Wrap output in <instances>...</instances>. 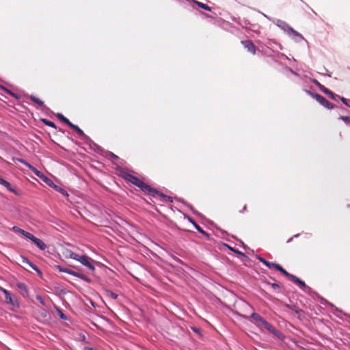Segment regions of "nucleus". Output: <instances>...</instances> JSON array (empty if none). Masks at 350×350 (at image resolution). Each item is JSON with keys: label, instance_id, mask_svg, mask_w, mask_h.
<instances>
[{"label": "nucleus", "instance_id": "obj_1", "mask_svg": "<svg viewBox=\"0 0 350 350\" xmlns=\"http://www.w3.org/2000/svg\"><path fill=\"white\" fill-rule=\"evenodd\" d=\"M1 291L5 295V301L7 304H10L14 308L20 307L18 298L16 295L11 294L8 290L5 288H1Z\"/></svg>", "mask_w": 350, "mask_h": 350}, {"label": "nucleus", "instance_id": "obj_2", "mask_svg": "<svg viewBox=\"0 0 350 350\" xmlns=\"http://www.w3.org/2000/svg\"><path fill=\"white\" fill-rule=\"evenodd\" d=\"M306 93L308 94H309L310 96H311L312 98H314V99H316V100L317 102H319L321 105H323L324 107L327 108V109H334V105L332 104L331 103H329L325 98H324L323 96L317 94V93H314V92H312L311 91H309V90H306Z\"/></svg>", "mask_w": 350, "mask_h": 350}, {"label": "nucleus", "instance_id": "obj_3", "mask_svg": "<svg viewBox=\"0 0 350 350\" xmlns=\"http://www.w3.org/2000/svg\"><path fill=\"white\" fill-rule=\"evenodd\" d=\"M13 161H18L21 163H23V165H25V166H27L31 172H33L34 173V174L36 176H37L38 177H39L40 178H42V177H44L46 179V176H45L42 172H41L40 171H39L38 170H37L36 167H34L33 165H31L30 163H29L28 162H27L25 159H21V158H13Z\"/></svg>", "mask_w": 350, "mask_h": 350}, {"label": "nucleus", "instance_id": "obj_4", "mask_svg": "<svg viewBox=\"0 0 350 350\" xmlns=\"http://www.w3.org/2000/svg\"><path fill=\"white\" fill-rule=\"evenodd\" d=\"M13 161H18L21 163H23V165H25V166H27L31 172H33L34 173V174L36 176H37L38 177H39L40 178H42V177H44L46 179V176H45L42 172H41L40 171H39L38 170H37L36 167H34L33 165H31L30 163H29L28 162H27L25 159H21V158H13Z\"/></svg>", "mask_w": 350, "mask_h": 350}, {"label": "nucleus", "instance_id": "obj_5", "mask_svg": "<svg viewBox=\"0 0 350 350\" xmlns=\"http://www.w3.org/2000/svg\"><path fill=\"white\" fill-rule=\"evenodd\" d=\"M314 83L319 87V88L326 95H327L329 98L334 100H337V98H340V96L333 93L328 88H325L324 85L321 84L317 80L314 79L313 81Z\"/></svg>", "mask_w": 350, "mask_h": 350}, {"label": "nucleus", "instance_id": "obj_6", "mask_svg": "<svg viewBox=\"0 0 350 350\" xmlns=\"http://www.w3.org/2000/svg\"><path fill=\"white\" fill-rule=\"evenodd\" d=\"M77 260L80 262L83 265L87 267L92 271H94L95 269L94 266L92 263V260L88 256H79L78 259Z\"/></svg>", "mask_w": 350, "mask_h": 350}, {"label": "nucleus", "instance_id": "obj_7", "mask_svg": "<svg viewBox=\"0 0 350 350\" xmlns=\"http://www.w3.org/2000/svg\"><path fill=\"white\" fill-rule=\"evenodd\" d=\"M250 317L255 321L256 325L258 327H263L265 328L266 325L269 323L261 316L256 312H253Z\"/></svg>", "mask_w": 350, "mask_h": 350}, {"label": "nucleus", "instance_id": "obj_8", "mask_svg": "<svg viewBox=\"0 0 350 350\" xmlns=\"http://www.w3.org/2000/svg\"><path fill=\"white\" fill-rule=\"evenodd\" d=\"M139 189L144 192L146 194L154 196L156 194H159V191L155 190L154 188L151 187L148 184L144 182L142 183V185L139 187Z\"/></svg>", "mask_w": 350, "mask_h": 350}, {"label": "nucleus", "instance_id": "obj_9", "mask_svg": "<svg viewBox=\"0 0 350 350\" xmlns=\"http://www.w3.org/2000/svg\"><path fill=\"white\" fill-rule=\"evenodd\" d=\"M241 43L243 45L244 48L247 50L248 52L255 54L257 50L256 46L254 45L253 42L250 40H242Z\"/></svg>", "mask_w": 350, "mask_h": 350}, {"label": "nucleus", "instance_id": "obj_10", "mask_svg": "<svg viewBox=\"0 0 350 350\" xmlns=\"http://www.w3.org/2000/svg\"><path fill=\"white\" fill-rule=\"evenodd\" d=\"M267 330H268L269 332L273 334L275 337H277L279 339L283 340L284 338V336L283 334L275 329L273 325H271L269 323L266 325V327H265Z\"/></svg>", "mask_w": 350, "mask_h": 350}, {"label": "nucleus", "instance_id": "obj_11", "mask_svg": "<svg viewBox=\"0 0 350 350\" xmlns=\"http://www.w3.org/2000/svg\"><path fill=\"white\" fill-rule=\"evenodd\" d=\"M16 287L18 289L21 295L23 297H27L29 296V291H28L26 285L24 283L18 282L16 284Z\"/></svg>", "mask_w": 350, "mask_h": 350}, {"label": "nucleus", "instance_id": "obj_12", "mask_svg": "<svg viewBox=\"0 0 350 350\" xmlns=\"http://www.w3.org/2000/svg\"><path fill=\"white\" fill-rule=\"evenodd\" d=\"M276 25L287 33L289 32H293V28L291 27L286 22L282 20H278Z\"/></svg>", "mask_w": 350, "mask_h": 350}, {"label": "nucleus", "instance_id": "obj_13", "mask_svg": "<svg viewBox=\"0 0 350 350\" xmlns=\"http://www.w3.org/2000/svg\"><path fill=\"white\" fill-rule=\"evenodd\" d=\"M22 258V263L27 264L29 265L31 268H32L33 270H35L40 275L42 274L41 271L38 269V267L34 265L33 262L29 261L27 258L24 256H21Z\"/></svg>", "mask_w": 350, "mask_h": 350}, {"label": "nucleus", "instance_id": "obj_14", "mask_svg": "<svg viewBox=\"0 0 350 350\" xmlns=\"http://www.w3.org/2000/svg\"><path fill=\"white\" fill-rule=\"evenodd\" d=\"M0 185L4 186L8 191L17 194L16 190L12 186V185L1 177H0Z\"/></svg>", "mask_w": 350, "mask_h": 350}, {"label": "nucleus", "instance_id": "obj_15", "mask_svg": "<svg viewBox=\"0 0 350 350\" xmlns=\"http://www.w3.org/2000/svg\"><path fill=\"white\" fill-rule=\"evenodd\" d=\"M31 241L41 250H44L46 248V244L41 239L36 237Z\"/></svg>", "mask_w": 350, "mask_h": 350}, {"label": "nucleus", "instance_id": "obj_16", "mask_svg": "<svg viewBox=\"0 0 350 350\" xmlns=\"http://www.w3.org/2000/svg\"><path fill=\"white\" fill-rule=\"evenodd\" d=\"M286 307L288 309L294 311L298 315V317L299 318H301V317L304 316V311L301 309H300L299 308H298L297 306H296L295 305L288 304V305H286Z\"/></svg>", "mask_w": 350, "mask_h": 350}, {"label": "nucleus", "instance_id": "obj_17", "mask_svg": "<svg viewBox=\"0 0 350 350\" xmlns=\"http://www.w3.org/2000/svg\"><path fill=\"white\" fill-rule=\"evenodd\" d=\"M290 36H291L296 42H300L304 40L303 36L293 29V32H289L288 33Z\"/></svg>", "mask_w": 350, "mask_h": 350}, {"label": "nucleus", "instance_id": "obj_18", "mask_svg": "<svg viewBox=\"0 0 350 350\" xmlns=\"http://www.w3.org/2000/svg\"><path fill=\"white\" fill-rule=\"evenodd\" d=\"M56 269H58L60 272H64V273H67L70 275H72L73 276H75L77 275V271H75L73 270H71L70 269H68V268H64V267H62V266L60 265H56L55 266Z\"/></svg>", "mask_w": 350, "mask_h": 350}, {"label": "nucleus", "instance_id": "obj_19", "mask_svg": "<svg viewBox=\"0 0 350 350\" xmlns=\"http://www.w3.org/2000/svg\"><path fill=\"white\" fill-rule=\"evenodd\" d=\"M291 281L293 282L294 283L297 284V285H299L302 288H309L308 286H306V284H305V282L304 281L301 280L299 278H298L295 275H294V277L293 278Z\"/></svg>", "mask_w": 350, "mask_h": 350}, {"label": "nucleus", "instance_id": "obj_20", "mask_svg": "<svg viewBox=\"0 0 350 350\" xmlns=\"http://www.w3.org/2000/svg\"><path fill=\"white\" fill-rule=\"evenodd\" d=\"M277 270L279 271L281 273H282L284 275L287 277L289 280H292L294 277V275L289 273L287 272L282 266L279 265V267H277Z\"/></svg>", "mask_w": 350, "mask_h": 350}, {"label": "nucleus", "instance_id": "obj_21", "mask_svg": "<svg viewBox=\"0 0 350 350\" xmlns=\"http://www.w3.org/2000/svg\"><path fill=\"white\" fill-rule=\"evenodd\" d=\"M71 128L72 129H74L79 135L83 137V139H85L88 138V136L83 133V131L78 126L74 124V125L71 126Z\"/></svg>", "mask_w": 350, "mask_h": 350}, {"label": "nucleus", "instance_id": "obj_22", "mask_svg": "<svg viewBox=\"0 0 350 350\" xmlns=\"http://www.w3.org/2000/svg\"><path fill=\"white\" fill-rule=\"evenodd\" d=\"M27 98L30 99L31 101L34 102L35 103L38 104L40 106L45 107L43 101H42L40 99L38 98L37 97H36L33 95H29L27 96Z\"/></svg>", "mask_w": 350, "mask_h": 350}, {"label": "nucleus", "instance_id": "obj_23", "mask_svg": "<svg viewBox=\"0 0 350 350\" xmlns=\"http://www.w3.org/2000/svg\"><path fill=\"white\" fill-rule=\"evenodd\" d=\"M79 256V255L75 254V252H73L72 251H71L70 250H67L66 251V256L67 258H70L75 259L77 260L78 259Z\"/></svg>", "mask_w": 350, "mask_h": 350}, {"label": "nucleus", "instance_id": "obj_24", "mask_svg": "<svg viewBox=\"0 0 350 350\" xmlns=\"http://www.w3.org/2000/svg\"><path fill=\"white\" fill-rule=\"evenodd\" d=\"M193 226L200 233L206 236L208 238L209 237V234L206 232H205L197 223L193 222Z\"/></svg>", "mask_w": 350, "mask_h": 350}, {"label": "nucleus", "instance_id": "obj_25", "mask_svg": "<svg viewBox=\"0 0 350 350\" xmlns=\"http://www.w3.org/2000/svg\"><path fill=\"white\" fill-rule=\"evenodd\" d=\"M105 295L112 299H116L118 297V295L110 290L105 291Z\"/></svg>", "mask_w": 350, "mask_h": 350}, {"label": "nucleus", "instance_id": "obj_26", "mask_svg": "<svg viewBox=\"0 0 350 350\" xmlns=\"http://www.w3.org/2000/svg\"><path fill=\"white\" fill-rule=\"evenodd\" d=\"M42 122L45 124V125H47L49 126H51L52 128H54V129H56V125L55 124L54 122L47 120V119H42Z\"/></svg>", "mask_w": 350, "mask_h": 350}, {"label": "nucleus", "instance_id": "obj_27", "mask_svg": "<svg viewBox=\"0 0 350 350\" xmlns=\"http://www.w3.org/2000/svg\"><path fill=\"white\" fill-rule=\"evenodd\" d=\"M225 246L227 247V248L229 249L230 250L237 254L238 255L245 256V254L243 252H240L239 250L234 249L227 244H225Z\"/></svg>", "mask_w": 350, "mask_h": 350}, {"label": "nucleus", "instance_id": "obj_28", "mask_svg": "<svg viewBox=\"0 0 350 350\" xmlns=\"http://www.w3.org/2000/svg\"><path fill=\"white\" fill-rule=\"evenodd\" d=\"M196 3L200 8H201L205 10L211 11V8L208 5L201 3V2H198V1H196Z\"/></svg>", "mask_w": 350, "mask_h": 350}, {"label": "nucleus", "instance_id": "obj_29", "mask_svg": "<svg viewBox=\"0 0 350 350\" xmlns=\"http://www.w3.org/2000/svg\"><path fill=\"white\" fill-rule=\"evenodd\" d=\"M279 265H280L279 264L271 262L269 261H268L266 263V267H267L269 269H275L276 270H277V267H279Z\"/></svg>", "mask_w": 350, "mask_h": 350}, {"label": "nucleus", "instance_id": "obj_30", "mask_svg": "<svg viewBox=\"0 0 350 350\" xmlns=\"http://www.w3.org/2000/svg\"><path fill=\"white\" fill-rule=\"evenodd\" d=\"M137 177L135 176H133L132 174H128L127 176L125 177V178L129 181L130 183H131L132 184L133 183V182L135 180V179L137 178Z\"/></svg>", "mask_w": 350, "mask_h": 350}, {"label": "nucleus", "instance_id": "obj_31", "mask_svg": "<svg viewBox=\"0 0 350 350\" xmlns=\"http://www.w3.org/2000/svg\"><path fill=\"white\" fill-rule=\"evenodd\" d=\"M22 235H23L25 237H26L27 239H28L31 241H32L33 239L35 237V236H33L32 234H31L30 232H27L25 230H24Z\"/></svg>", "mask_w": 350, "mask_h": 350}, {"label": "nucleus", "instance_id": "obj_32", "mask_svg": "<svg viewBox=\"0 0 350 350\" xmlns=\"http://www.w3.org/2000/svg\"><path fill=\"white\" fill-rule=\"evenodd\" d=\"M269 284L271 285V288L273 289V291L279 293L280 292V286L277 283H269Z\"/></svg>", "mask_w": 350, "mask_h": 350}, {"label": "nucleus", "instance_id": "obj_33", "mask_svg": "<svg viewBox=\"0 0 350 350\" xmlns=\"http://www.w3.org/2000/svg\"><path fill=\"white\" fill-rule=\"evenodd\" d=\"M39 314H40L41 317H42L44 319H46L48 315H49V313L48 312L44 309V308H41L40 310H39Z\"/></svg>", "mask_w": 350, "mask_h": 350}, {"label": "nucleus", "instance_id": "obj_34", "mask_svg": "<svg viewBox=\"0 0 350 350\" xmlns=\"http://www.w3.org/2000/svg\"><path fill=\"white\" fill-rule=\"evenodd\" d=\"M36 298L38 301H39V302L44 306H46V301L45 300L43 299V297L39 295H37L36 296Z\"/></svg>", "mask_w": 350, "mask_h": 350}, {"label": "nucleus", "instance_id": "obj_35", "mask_svg": "<svg viewBox=\"0 0 350 350\" xmlns=\"http://www.w3.org/2000/svg\"><path fill=\"white\" fill-rule=\"evenodd\" d=\"M55 187L57 191H58L59 193H61L64 196H68L67 191L64 189H63L62 187H57L56 185L55 186Z\"/></svg>", "mask_w": 350, "mask_h": 350}, {"label": "nucleus", "instance_id": "obj_36", "mask_svg": "<svg viewBox=\"0 0 350 350\" xmlns=\"http://www.w3.org/2000/svg\"><path fill=\"white\" fill-rule=\"evenodd\" d=\"M339 118L345 122L346 124L350 126V117L340 116Z\"/></svg>", "mask_w": 350, "mask_h": 350}, {"label": "nucleus", "instance_id": "obj_37", "mask_svg": "<svg viewBox=\"0 0 350 350\" xmlns=\"http://www.w3.org/2000/svg\"><path fill=\"white\" fill-rule=\"evenodd\" d=\"M157 195L163 197L165 200V201L170 202H172V197L166 196V195H164L163 193H162L161 192H159V193L157 194Z\"/></svg>", "mask_w": 350, "mask_h": 350}, {"label": "nucleus", "instance_id": "obj_38", "mask_svg": "<svg viewBox=\"0 0 350 350\" xmlns=\"http://www.w3.org/2000/svg\"><path fill=\"white\" fill-rule=\"evenodd\" d=\"M76 277L79 278H80L81 280H85L86 282H89L90 281V280L85 275H83L82 273H80L79 272L77 273Z\"/></svg>", "mask_w": 350, "mask_h": 350}, {"label": "nucleus", "instance_id": "obj_39", "mask_svg": "<svg viewBox=\"0 0 350 350\" xmlns=\"http://www.w3.org/2000/svg\"><path fill=\"white\" fill-rule=\"evenodd\" d=\"M143 181L141 180L139 178H137L133 182V185H135L136 187H139L142 185Z\"/></svg>", "mask_w": 350, "mask_h": 350}, {"label": "nucleus", "instance_id": "obj_40", "mask_svg": "<svg viewBox=\"0 0 350 350\" xmlns=\"http://www.w3.org/2000/svg\"><path fill=\"white\" fill-rule=\"evenodd\" d=\"M1 88L4 90L6 93H8V94L12 96L13 97H15V98H17V96H16V94L14 93H13L12 92H11L10 90H8L7 88H4V87H2L1 86Z\"/></svg>", "mask_w": 350, "mask_h": 350}, {"label": "nucleus", "instance_id": "obj_41", "mask_svg": "<svg viewBox=\"0 0 350 350\" xmlns=\"http://www.w3.org/2000/svg\"><path fill=\"white\" fill-rule=\"evenodd\" d=\"M12 230L15 232H18V233H20L21 234H23V232H24V230L20 228L18 226H14L12 228Z\"/></svg>", "mask_w": 350, "mask_h": 350}, {"label": "nucleus", "instance_id": "obj_42", "mask_svg": "<svg viewBox=\"0 0 350 350\" xmlns=\"http://www.w3.org/2000/svg\"><path fill=\"white\" fill-rule=\"evenodd\" d=\"M256 258L262 264H264L266 266V263L268 262L265 258H262L260 256H257Z\"/></svg>", "mask_w": 350, "mask_h": 350}, {"label": "nucleus", "instance_id": "obj_43", "mask_svg": "<svg viewBox=\"0 0 350 350\" xmlns=\"http://www.w3.org/2000/svg\"><path fill=\"white\" fill-rule=\"evenodd\" d=\"M57 117L59 120L64 122H65L68 120V118L64 117L62 113H57Z\"/></svg>", "mask_w": 350, "mask_h": 350}, {"label": "nucleus", "instance_id": "obj_44", "mask_svg": "<svg viewBox=\"0 0 350 350\" xmlns=\"http://www.w3.org/2000/svg\"><path fill=\"white\" fill-rule=\"evenodd\" d=\"M58 313H59V317L63 319V320H66L67 319V317L66 314H64L62 310H58Z\"/></svg>", "mask_w": 350, "mask_h": 350}, {"label": "nucleus", "instance_id": "obj_45", "mask_svg": "<svg viewBox=\"0 0 350 350\" xmlns=\"http://www.w3.org/2000/svg\"><path fill=\"white\" fill-rule=\"evenodd\" d=\"M338 99H340V100H341V101H342L345 105H349V104H348V101H349V100H348L347 98H344V97H341V96H340V98H337V100H338Z\"/></svg>", "mask_w": 350, "mask_h": 350}, {"label": "nucleus", "instance_id": "obj_46", "mask_svg": "<svg viewBox=\"0 0 350 350\" xmlns=\"http://www.w3.org/2000/svg\"><path fill=\"white\" fill-rule=\"evenodd\" d=\"M46 178L47 179H46L44 177H42L41 179H42L47 184L50 185V183H51L52 181L51 180H49L47 177H46Z\"/></svg>", "mask_w": 350, "mask_h": 350}, {"label": "nucleus", "instance_id": "obj_47", "mask_svg": "<svg viewBox=\"0 0 350 350\" xmlns=\"http://www.w3.org/2000/svg\"><path fill=\"white\" fill-rule=\"evenodd\" d=\"M64 123L68 125L70 128L71 126L74 125V124H72L68 119Z\"/></svg>", "mask_w": 350, "mask_h": 350}, {"label": "nucleus", "instance_id": "obj_48", "mask_svg": "<svg viewBox=\"0 0 350 350\" xmlns=\"http://www.w3.org/2000/svg\"><path fill=\"white\" fill-rule=\"evenodd\" d=\"M110 156L113 159H118V157L117 155H116L115 154L112 153V152H110Z\"/></svg>", "mask_w": 350, "mask_h": 350}, {"label": "nucleus", "instance_id": "obj_49", "mask_svg": "<svg viewBox=\"0 0 350 350\" xmlns=\"http://www.w3.org/2000/svg\"><path fill=\"white\" fill-rule=\"evenodd\" d=\"M189 221L191 224H193V222H195V221H194V220H193V219H191V217H189Z\"/></svg>", "mask_w": 350, "mask_h": 350}, {"label": "nucleus", "instance_id": "obj_50", "mask_svg": "<svg viewBox=\"0 0 350 350\" xmlns=\"http://www.w3.org/2000/svg\"><path fill=\"white\" fill-rule=\"evenodd\" d=\"M246 210V205H245L243 208V210L241 211L240 212L242 213L243 211H245Z\"/></svg>", "mask_w": 350, "mask_h": 350}, {"label": "nucleus", "instance_id": "obj_51", "mask_svg": "<svg viewBox=\"0 0 350 350\" xmlns=\"http://www.w3.org/2000/svg\"><path fill=\"white\" fill-rule=\"evenodd\" d=\"M293 237H291L290 238L288 241H287V243H290L292 240H293Z\"/></svg>", "mask_w": 350, "mask_h": 350}, {"label": "nucleus", "instance_id": "obj_52", "mask_svg": "<svg viewBox=\"0 0 350 350\" xmlns=\"http://www.w3.org/2000/svg\"><path fill=\"white\" fill-rule=\"evenodd\" d=\"M242 317H243V318H245V319H249V318H250L249 317L245 316V315H242Z\"/></svg>", "mask_w": 350, "mask_h": 350}, {"label": "nucleus", "instance_id": "obj_53", "mask_svg": "<svg viewBox=\"0 0 350 350\" xmlns=\"http://www.w3.org/2000/svg\"><path fill=\"white\" fill-rule=\"evenodd\" d=\"M193 330L196 332H198V328H193Z\"/></svg>", "mask_w": 350, "mask_h": 350}, {"label": "nucleus", "instance_id": "obj_54", "mask_svg": "<svg viewBox=\"0 0 350 350\" xmlns=\"http://www.w3.org/2000/svg\"><path fill=\"white\" fill-rule=\"evenodd\" d=\"M244 304H245V305H247V306H248L251 307V306H250L248 303L245 302Z\"/></svg>", "mask_w": 350, "mask_h": 350}, {"label": "nucleus", "instance_id": "obj_55", "mask_svg": "<svg viewBox=\"0 0 350 350\" xmlns=\"http://www.w3.org/2000/svg\"><path fill=\"white\" fill-rule=\"evenodd\" d=\"M299 236V234L294 235L293 237H297Z\"/></svg>", "mask_w": 350, "mask_h": 350}]
</instances>
